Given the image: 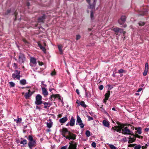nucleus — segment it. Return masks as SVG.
<instances>
[{"label": "nucleus", "instance_id": "nucleus-29", "mask_svg": "<svg viewBox=\"0 0 149 149\" xmlns=\"http://www.w3.org/2000/svg\"><path fill=\"white\" fill-rule=\"evenodd\" d=\"M128 138L130 139L128 142L129 143H132L134 141L136 140V139L131 138L130 136Z\"/></svg>", "mask_w": 149, "mask_h": 149}, {"label": "nucleus", "instance_id": "nucleus-41", "mask_svg": "<svg viewBox=\"0 0 149 149\" xmlns=\"http://www.w3.org/2000/svg\"><path fill=\"white\" fill-rule=\"evenodd\" d=\"M109 146L111 149H116V148L112 144H109Z\"/></svg>", "mask_w": 149, "mask_h": 149}, {"label": "nucleus", "instance_id": "nucleus-42", "mask_svg": "<svg viewBox=\"0 0 149 149\" xmlns=\"http://www.w3.org/2000/svg\"><path fill=\"white\" fill-rule=\"evenodd\" d=\"M10 86L11 87H14L15 86V83L11 81L9 82Z\"/></svg>", "mask_w": 149, "mask_h": 149}, {"label": "nucleus", "instance_id": "nucleus-58", "mask_svg": "<svg viewBox=\"0 0 149 149\" xmlns=\"http://www.w3.org/2000/svg\"><path fill=\"white\" fill-rule=\"evenodd\" d=\"M10 10H8L7 11V13L6 14V15H7L8 13H10Z\"/></svg>", "mask_w": 149, "mask_h": 149}, {"label": "nucleus", "instance_id": "nucleus-18", "mask_svg": "<svg viewBox=\"0 0 149 149\" xmlns=\"http://www.w3.org/2000/svg\"><path fill=\"white\" fill-rule=\"evenodd\" d=\"M45 19V15H43L41 17H40L38 18V22H43Z\"/></svg>", "mask_w": 149, "mask_h": 149}, {"label": "nucleus", "instance_id": "nucleus-63", "mask_svg": "<svg viewBox=\"0 0 149 149\" xmlns=\"http://www.w3.org/2000/svg\"><path fill=\"white\" fill-rule=\"evenodd\" d=\"M107 100H106L105 99V98L104 100H103V102L104 103H106V101Z\"/></svg>", "mask_w": 149, "mask_h": 149}, {"label": "nucleus", "instance_id": "nucleus-52", "mask_svg": "<svg viewBox=\"0 0 149 149\" xmlns=\"http://www.w3.org/2000/svg\"><path fill=\"white\" fill-rule=\"evenodd\" d=\"M124 70L122 69H120L118 70V72L119 73H123L124 72Z\"/></svg>", "mask_w": 149, "mask_h": 149}, {"label": "nucleus", "instance_id": "nucleus-61", "mask_svg": "<svg viewBox=\"0 0 149 149\" xmlns=\"http://www.w3.org/2000/svg\"><path fill=\"white\" fill-rule=\"evenodd\" d=\"M86 1L89 3L90 4V3L91 0H86Z\"/></svg>", "mask_w": 149, "mask_h": 149}, {"label": "nucleus", "instance_id": "nucleus-25", "mask_svg": "<svg viewBox=\"0 0 149 149\" xmlns=\"http://www.w3.org/2000/svg\"><path fill=\"white\" fill-rule=\"evenodd\" d=\"M135 130H136V132L138 133L139 134H140L142 133L141 130L142 128L141 127H138V128H135Z\"/></svg>", "mask_w": 149, "mask_h": 149}, {"label": "nucleus", "instance_id": "nucleus-40", "mask_svg": "<svg viewBox=\"0 0 149 149\" xmlns=\"http://www.w3.org/2000/svg\"><path fill=\"white\" fill-rule=\"evenodd\" d=\"M138 24L139 26H141L144 25L145 24V23L144 22L140 21L139 22Z\"/></svg>", "mask_w": 149, "mask_h": 149}, {"label": "nucleus", "instance_id": "nucleus-27", "mask_svg": "<svg viewBox=\"0 0 149 149\" xmlns=\"http://www.w3.org/2000/svg\"><path fill=\"white\" fill-rule=\"evenodd\" d=\"M110 95V92L109 91H108L107 93H106L105 95V99L106 100H107L108 99V98L109 97V95Z\"/></svg>", "mask_w": 149, "mask_h": 149}, {"label": "nucleus", "instance_id": "nucleus-57", "mask_svg": "<svg viewBox=\"0 0 149 149\" xmlns=\"http://www.w3.org/2000/svg\"><path fill=\"white\" fill-rule=\"evenodd\" d=\"M144 130L146 132H148L149 131V127L145 128L144 129Z\"/></svg>", "mask_w": 149, "mask_h": 149}, {"label": "nucleus", "instance_id": "nucleus-15", "mask_svg": "<svg viewBox=\"0 0 149 149\" xmlns=\"http://www.w3.org/2000/svg\"><path fill=\"white\" fill-rule=\"evenodd\" d=\"M33 93L31 92V91L30 90H28V92L26 93L25 94V97L26 99H28L30 96H31Z\"/></svg>", "mask_w": 149, "mask_h": 149}, {"label": "nucleus", "instance_id": "nucleus-9", "mask_svg": "<svg viewBox=\"0 0 149 149\" xmlns=\"http://www.w3.org/2000/svg\"><path fill=\"white\" fill-rule=\"evenodd\" d=\"M77 122L78 123L79 125H80L81 128H84V125L82 123V121L79 116H77Z\"/></svg>", "mask_w": 149, "mask_h": 149}, {"label": "nucleus", "instance_id": "nucleus-22", "mask_svg": "<svg viewBox=\"0 0 149 149\" xmlns=\"http://www.w3.org/2000/svg\"><path fill=\"white\" fill-rule=\"evenodd\" d=\"M77 104L81 105L84 108H86L87 107L86 105L85 104V102L83 101L79 102V103H77Z\"/></svg>", "mask_w": 149, "mask_h": 149}, {"label": "nucleus", "instance_id": "nucleus-24", "mask_svg": "<svg viewBox=\"0 0 149 149\" xmlns=\"http://www.w3.org/2000/svg\"><path fill=\"white\" fill-rule=\"evenodd\" d=\"M47 127L49 128H51L52 125L53 123L51 121V120H50L49 122H47L46 123Z\"/></svg>", "mask_w": 149, "mask_h": 149}, {"label": "nucleus", "instance_id": "nucleus-60", "mask_svg": "<svg viewBox=\"0 0 149 149\" xmlns=\"http://www.w3.org/2000/svg\"><path fill=\"white\" fill-rule=\"evenodd\" d=\"M115 129H118V128L115 127V126L114 127H112V129L114 131H116Z\"/></svg>", "mask_w": 149, "mask_h": 149}, {"label": "nucleus", "instance_id": "nucleus-30", "mask_svg": "<svg viewBox=\"0 0 149 149\" xmlns=\"http://www.w3.org/2000/svg\"><path fill=\"white\" fill-rule=\"evenodd\" d=\"M58 48L59 49V51L60 52V53L61 54H62L63 53V51L62 49V48L63 47L62 45H58Z\"/></svg>", "mask_w": 149, "mask_h": 149}, {"label": "nucleus", "instance_id": "nucleus-51", "mask_svg": "<svg viewBox=\"0 0 149 149\" xmlns=\"http://www.w3.org/2000/svg\"><path fill=\"white\" fill-rule=\"evenodd\" d=\"M103 88V86L102 85H100L99 87V88L100 90H102Z\"/></svg>", "mask_w": 149, "mask_h": 149}, {"label": "nucleus", "instance_id": "nucleus-53", "mask_svg": "<svg viewBox=\"0 0 149 149\" xmlns=\"http://www.w3.org/2000/svg\"><path fill=\"white\" fill-rule=\"evenodd\" d=\"M67 146H63L61 148V149H67Z\"/></svg>", "mask_w": 149, "mask_h": 149}, {"label": "nucleus", "instance_id": "nucleus-1", "mask_svg": "<svg viewBox=\"0 0 149 149\" xmlns=\"http://www.w3.org/2000/svg\"><path fill=\"white\" fill-rule=\"evenodd\" d=\"M29 142L28 143V146L35 147L36 145V140L34 139L32 135H29L27 138Z\"/></svg>", "mask_w": 149, "mask_h": 149}, {"label": "nucleus", "instance_id": "nucleus-36", "mask_svg": "<svg viewBox=\"0 0 149 149\" xmlns=\"http://www.w3.org/2000/svg\"><path fill=\"white\" fill-rule=\"evenodd\" d=\"M15 120L16 123H18L21 122L22 121V119L21 118H18L17 119Z\"/></svg>", "mask_w": 149, "mask_h": 149}, {"label": "nucleus", "instance_id": "nucleus-59", "mask_svg": "<svg viewBox=\"0 0 149 149\" xmlns=\"http://www.w3.org/2000/svg\"><path fill=\"white\" fill-rule=\"evenodd\" d=\"M76 92L78 95H79V90L78 89H77L76 90Z\"/></svg>", "mask_w": 149, "mask_h": 149}, {"label": "nucleus", "instance_id": "nucleus-33", "mask_svg": "<svg viewBox=\"0 0 149 149\" xmlns=\"http://www.w3.org/2000/svg\"><path fill=\"white\" fill-rule=\"evenodd\" d=\"M141 147L140 145H136L134 146V149H140Z\"/></svg>", "mask_w": 149, "mask_h": 149}, {"label": "nucleus", "instance_id": "nucleus-13", "mask_svg": "<svg viewBox=\"0 0 149 149\" xmlns=\"http://www.w3.org/2000/svg\"><path fill=\"white\" fill-rule=\"evenodd\" d=\"M52 97H54V99L55 100L56 98L58 97L59 100H60V96L59 94H52L51 95L49 98V99L51 101L52 100Z\"/></svg>", "mask_w": 149, "mask_h": 149}, {"label": "nucleus", "instance_id": "nucleus-12", "mask_svg": "<svg viewBox=\"0 0 149 149\" xmlns=\"http://www.w3.org/2000/svg\"><path fill=\"white\" fill-rule=\"evenodd\" d=\"M70 145L68 148V149H76L77 146V144L75 143L74 144L71 143V142L69 143Z\"/></svg>", "mask_w": 149, "mask_h": 149}, {"label": "nucleus", "instance_id": "nucleus-55", "mask_svg": "<svg viewBox=\"0 0 149 149\" xmlns=\"http://www.w3.org/2000/svg\"><path fill=\"white\" fill-rule=\"evenodd\" d=\"M142 90V88H139L138 90L136 91V92H140Z\"/></svg>", "mask_w": 149, "mask_h": 149}, {"label": "nucleus", "instance_id": "nucleus-46", "mask_svg": "<svg viewBox=\"0 0 149 149\" xmlns=\"http://www.w3.org/2000/svg\"><path fill=\"white\" fill-rule=\"evenodd\" d=\"M91 146L93 148L95 147L96 146L95 143V142H93L91 144Z\"/></svg>", "mask_w": 149, "mask_h": 149}, {"label": "nucleus", "instance_id": "nucleus-14", "mask_svg": "<svg viewBox=\"0 0 149 149\" xmlns=\"http://www.w3.org/2000/svg\"><path fill=\"white\" fill-rule=\"evenodd\" d=\"M42 94L45 97L48 95V92L46 88L44 87H42Z\"/></svg>", "mask_w": 149, "mask_h": 149}, {"label": "nucleus", "instance_id": "nucleus-19", "mask_svg": "<svg viewBox=\"0 0 149 149\" xmlns=\"http://www.w3.org/2000/svg\"><path fill=\"white\" fill-rule=\"evenodd\" d=\"M97 0H94V1L92 4H91L90 3L89 4V6L88 7V8L91 9H93L94 8L96 3Z\"/></svg>", "mask_w": 149, "mask_h": 149}, {"label": "nucleus", "instance_id": "nucleus-37", "mask_svg": "<svg viewBox=\"0 0 149 149\" xmlns=\"http://www.w3.org/2000/svg\"><path fill=\"white\" fill-rule=\"evenodd\" d=\"M85 134L87 137H88L90 136V132L88 130H86V131Z\"/></svg>", "mask_w": 149, "mask_h": 149}, {"label": "nucleus", "instance_id": "nucleus-20", "mask_svg": "<svg viewBox=\"0 0 149 149\" xmlns=\"http://www.w3.org/2000/svg\"><path fill=\"white\" fill-rule=\"evenodd\" d=\"M68 120V118L66 117H65L59 120V122L61 123H63Z\"/></svg>", "mask_w": 149, "mask_h": 149}, {"label": "nucleus", "instance_id": "nucleus-8", "mask_svg": "<svg viewBox=\"0 0 149 149\" xmlns=\"http://www.w3.org/2000/svg\"><path fill=\"white\" fill-rule=\"evenodd\" d=\"M125 126L124 124H120V125L115 126V127L118 128V129H115L116 131L117 132H120V131L124 129L125 127H124Z\"/></svg>", "mask_w": 149, "mask_h": 149}, {"label": "nucleus", "instance_id": "nucleus-34", "mask_svg": "<svg viewBox=\"0 0 149 149\" xmlns=\"http://www.w3.org/2000/svg\"><path fill=\"white\" fill-rule=\"evenodd\" d=\"M119 28L116 27L112 29L113 31L116 32V33H117V34H118V31Z\"/></svg>", "mask_w": 149, "mask_h": 149}, {"label": "nucleus", "instance_id": "nucleus-39", "mask_svg": "<svg viewBox=\"0 0 149 149\" xmlns=\"http://www.w3.org/2000/svg\"><path fill=\"white\" fill-rule=\"evenodd\" d=\"M125 125V126H127L126 127H129L130 126V127H131V129H132L133 130H134V127L132 125H130V124H127Z\"/></svg>", "mask_w": 149, "mask_h": 149}, {"label": "nucleus", "instance_id": "nucleus-32", "mask_svg": "<svg viewBox=\"0 0 149 149\" xmlns=\"http://www.w3.org/2000/svg\"><path fill=\"white\" fill-rule=\"evenodd\" d=\"M42 103L44 104V108L45 109H46L47 107H50V105L48 106L49 103L47 102H44Z\"/></svg>", "mask_w": 149, "mask_h": 149}, {"label": "nucleus", "instance_id": "nucleus-50", "mask_svg": "<svg viewBox=\"0 0 149 149\" xmlns=\"http://www.w3.org/2000/svg\"><path fill=\"white\" fill-rule=\"evenodd\" d=\"M65 134H62V135L63 136V137L65 138L66 139H68L69 138V137L68 136H66Z\"/></svg>", "mask_w": 149, "mask_h": 149}, {"label": "nucleus", "instance_id": "nucleus-64", "mask_svg": "<svg viewBox=\"0 0 149 149\" xmlns=\"http://www.w3.org/2000/svg\"><path fill=\"white\" fill-rule=\"evenodd\" d=\"M29 147L30 149H32V148L33 147H34L31 146H28Z\"/></svg>", "mask_w": 149, "mask_h": 149}, {"label": "nucleus", "instance_id": "nucleus-4", "mask_svg": "<svg viewBox=\"0 0 149 149\" xmlns=\"http://www.w3.org/2000/svg\"><path fill=\"white\" fill-rule=\"evenodd\" d=\"M121 133L124 134L132 135L133 132L129 129L127 127H125L122 130Z\"/></svg>", "mask_w": 149, "mask_h": 149}, {"label": "nucleus", "instance_id": "nucleus-47", "mask_svg": "<svg viewBox=\"0 0 149 149\" xmlns=\"http://www.w3.org/2000/svg\"><path fill=\"white\" fill-rule=\"evenodd\" d=\"M13 67L15 68V69H17L18 68L17 64L16 63H13Z\"/></svg>", "mask_w": 149, "mask_h": 149}, {"label": "nucleus", "instance_id": "nucleus-56", "mask_svg": "<svg viewBox=\"0 0 149 149\" xmlns=\"http://www.w3.org/2000/svg\"><path fill=\"white\" fill-rule=\"evenodd\" d=\"M38 62L39 65L40 66H41V65H43V63L42 62H41L40 61H38Z\"/></svg>", "mask_w": 149, "mask_h": 149}, {"label": "nucleus", "instance_id": "nucleus-11", "mask_svg": "<svg viewBox=\"0 0 149 149\" xmlns=\"http://www.w3.org/2000/svg\"><path fill=\"white\" fill-rule=\"evenodd\" d=\"M148 70V63L147 62L145 64V69L143 72V75L146 76L147 74V73Z\"/></svg>", "mask_w": 149, "mask_h": 149}, {"label": "nucleus", "instance_id": "nucleus-31", "mask_svg": "<svg viewBox=\"0 0 149 149\" xmlns=\"http://www.w3.org/2000/svg\"><path fill=\"white\" fill-rule=\"evenodd\" d=\"M133 136L135 137H137L139 139H142L143 138V136H141L139 135L138 134H135L133 132L132 134V135Z\"/></svg>", "mask_w": 149, "mask_h": 149}, {"label": "nucleus", "instance_id": "nucleus-54", "mask_svg": "<svg viewBox=\"0 0 149 149\" xmlns=\"http://www.w3.org/2000/svg\"><path fill=\"white\" fill-rule=\"evenodd\" d=\"M107 86L110 88L109 90H110L111 89L113 88V86L112 85H108Z\"/></svg>", "mask_w": 149, "mask_h": 149}, {"label": "nucleus", "instance_id": "nucleus-17", "mask_svg": "<svg viewBox=\"0 0 149 149\" xmlns=\"http://www.w3.org/2000/svg\"><path fill=\"white\" fill-rule=\"evenodd\" d=\"M75 119L73 116L71 117V119L69 122V125L71 126H73L74 125Z\"/></svg>", "mask_w": 149, "mask_h": 149}, {"label": "nucleus", "instance_id": "nucleus-3", "mask_svg": "<svg viewBox=\"0 0 149 149\" xmlns=\"http://www.w3.org/2000/svg\"><path fill=\"white\" fill-rule=\"evenodd\" d=\"M25 56L23 54L20 53L18 56V62L20 64H22L24 63L26 61Z\"/></svg>", "mask_w": 149, "mask_h": 149}, {"label": "nucleus", "instance_id": "nucleus-23", "mask_svg": "<svg viewBox=\"0 0 149 149\" xmlns=\"http://www.w3.org/2000/svg\"><path fill=\"white\" fill-rule=\"evenodd\" d=\"M103 124L104 125L105 127H109V121L105 120L103 121Z\"/></svg>", "mask_w": 149, "mask_h": 149}, {"label": "nucleus", "instance_id": "nucleus-10", "mask_svg": "<svg viewBox=\"0 0 149 149\" xmlns=\"http://www.w3.org/2000/svg\"><path fill=\"white\" fill-rule=\"evenodd\" d=\"M68 135L69 137L68 139L69 140H70V139L74 140L76 139V136L75 134H73L70 132H68Z\"/></svg>", "mask_w": 149, "mask_h": 149}, {"label": "nucleus", "instance_id": "nucleus-44", "mask_svg": "<svg viewBox=\"0 0 149 149\" xmlns=\"http://www.w3.org/2000/svg\"><path fill=\"white\" fill-rule=\"evenodd\" d=\"M87 117L88 118V120H93V118L92 117H91L89 116H87Z\"/></svg>", "mask_w": 149, "mask_h": 149}, {"label": "nucleus", "instance_id": "nucleus-5", "mask_svg": "<svg viewBox=\"0 0 149 149\" xmlns=\"http://www.w3.org/2000/svg\"><path fill=\"white\" fill-rule=\"evenodd\" d=\"M20 74V71L17 70H16L15 71L14 73L12 74V77L14 79H15L16 78L17 79L19 80Z\"/></svg>", "mask_w": 149, "mask_h": 149}, {"label": "nucleus", "instance_id": "nucleus-2", "mask_svg": "<svg viewBox=\"0 0 149 149\" xmlns=\"http://www.w3.org/2000/svg\"><path fill=\"white\" fill-rule=\"evenodd\" d=\"M42 96L38 94L36 97L35 104L38 105L42 104L43 102L42 100Z\"/></svg>", "mask_w": 149, "mask_h": 149}, {"label": "nucleus", "instance_id": "nucleus-6", "mask_svg": "<svg viewBox=\"0 0 149 149\" xmlns=\"http://www.w3.org/2000/svg\"><path fill=\"white\" fill-rule=\"evenodd\" d=\"M37 64L36 59L32 57H31L30 58V65L33 67L36 66Z\"/></svg>", "mask_w": 149, "mask_h": 149}, {"label": "nucleus", "instance_id": "nucleus-45", "mask_svg": "<svg viewBox=\"0 0 149 149\" xmlns=\"http://www.w3.org/2000/svg\"><path fill=\"white\" fill-rule=\"evenodd\" d=\"M56 74V72L55 70L54 69V71H53V72H52L51 73V75L53 76H54V75H55Z\"/></svg>", "mask_w": 149, "mask_h": 149}, {"label": "nucleus", "instance_id": "nucleus-48", "mask_svg": "<svg viewBox=\"0 0 149 149\" xmlns=\"http://www.w3.org/2000/svg\"><path fill=\"white\" fill-rule=\"evenodd\" d=\"M136 145V144H129L128 146V147H134L135 145Z\"/></svg>", "mask_w": 149, "mask_h": 149}, {"label": "nucleus", "instance_id": "nucleus-28", "mask_svg": "<svg viewBox=\"0 0 149 149\" xmlns=\"http://www.w3.org/2000/svg\"><path fill=\"white\" fill-rule=\"evenodd\" d=\"M20 83L21 85H24L26 83V81L25 79H22L20 81Z\"/></svg>", "mask_w": 149, "mask_h": 149}, {"label": "nucleus", "instance_id": "nucleus-26", "mask_svg": "<svg viewBox=\"0 0 149 149\" xmlns=\"http://www.w3.org/2000/svg\"><path fill=\"white\" fill-rule=\"evenodd\" d=\"M94 12H93V10L91 11L90 17L91 18V20H92L94 19H95V17L94 16Z\"/></svg>", "mask_w": 149, "mask_h": 149}, {"label": "nucleus", "instance_id": "nucleus-16", "mask_svg": "<svg viewBox=\"0 0 149 149\" xmlns=\"http://www.w3.org/2000/svg\"><path fill=\"white\" fill-rule=\"evenodd\" d=\"M21 139L22 140L20 142V144H22L23 145L21 146L22 147H24L25 145L27 144V141L25 139H24L22 138H21Z\"/></svg>", "mask_w": 149, "mask_h": 149}, {"label": "nucleus", "instance_id": "nucleus-35", "mask_svg": "<svg viewBox=\"0 0 149 149\" xmlns=\"http://www.w3.org/2000/svg\"><path fill=\"white\" fill-rule=\"evenodd\" d=\"M118 33H122L124 34L125 33V32L123 31L122 29L119 28L118 32Z\"/></svg>", "mask_w": 149, "mask_h": 149}, {"label": "nucleus", "instance_id": "nucleus-43", "mask_svg": "<svg viewBox=\"0 0 149 149\" xmlns=\"http://www.w3.org/2000/svg\"><path fill=\"white\" fill-rule=\"evenodd\" d=\"M81 38V36L80 35H77L76 36V40H78L80 39Z\"/></svg>", "mask_w": 149, "mask_h": 149}, {"label": "nucleus", "instance_id": "nucleus-7", "mask_svg": "<svg viewBox=\"0 0 149 149\" xmlns=\"http://www.w3.org/2000/svg\"><path fill=\"white\" fill-rule=\"evenodd\" d=\"M126 20V17L125 16L122 15L120 19L118 20V23L120 25H123L125 22Z\"/></svg>", "mask_w": 149, "mask_h": 149}, {"label": "nucleus", "instance_id": "nucleus-62", "mask_svg": "<svg viewBox=\"0 0 149 149\" xmlns=\"http://www.w3.org/2000/svg\"><path fill=\"white\" fill-rule=\"evenodd\" d=\"M26 5L28 6H30V3L29 2H27L26 3Z\"/></svg>", "mask_w": 149, "mask_h": 149}, {"label": "nucleus", "instance_id": "nucleus-49", "mask_svg": "<svg viewBox=\"0 0 149 149\" xmlns=\"http://www.w3.org/2000/svg\"><path fill=\"white\" fill-rule=\"evenodd\" d=\"M22 40L25 44H27L28 43V41L25 39H23Z\"/></svg>", "mask_w": 149, "mask_h": 149}, {"label": "nucleus", "instance_id": "nucleus-38", "mask_svg": "<svg viewBox=\"0 0 149 149\" xmlns=\"http://www.w3.org/2000/svg\"><path fill=\"white\" fill-rule=\"evenodd\" d=\"M69 131H68V130L67 129H63L62 131V134H65L66 133L68 132H68Z\"/></svg>", "mask_w": 149, "mask_h": 149}, {"label": "nucleus", "instance_id": "nucleus-21", "mask_svg": "<svg viewBox=\"0 0 149 149\" xmlns=\"http://www.w3.org/2000/svg\"><path fill=\"white\" fill-rule=\"evenodd\" d=\"M38 46L40 48V49H41L44 52V53H46V49L45 48L43 47L39 42L38 43Z\"/></svg>", "mask_w": 149, "mask_h": 149}]
</instances>
